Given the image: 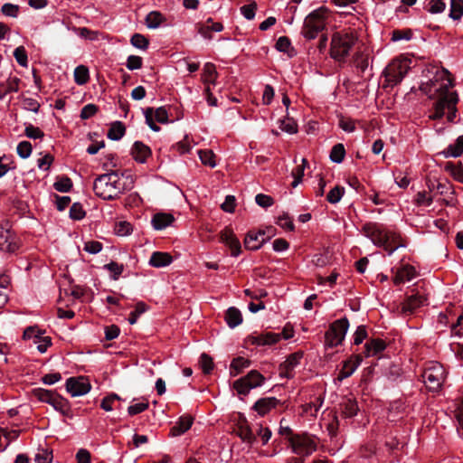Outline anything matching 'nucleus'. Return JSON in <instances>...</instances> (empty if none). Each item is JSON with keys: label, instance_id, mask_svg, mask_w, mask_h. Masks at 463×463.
<instances>
[{"label": "nucleus", "instance_id": "25", "mask_svg": "<svg viewBox=\"0 0 463 463\" xmlns=\"http://www.w3.org/2000/svg\"><path fill=\"white\" fill-rule=\"evenodd\" d=\"M193 424L191 416H181L176 424L171 428L170 434L174 437L180 436L187 431Z\"/></svg>", "mask_w": 463, "mask_h": 463}, {"label": "nucleus", "instance_id": "10", "mask_svg": "<svg viewBox=\"0 0 463 463\" xmlns=\"http://www.w3.org/2000/svg\"><path fill=\"white\" fill-rule=\"evenodd\" d=\"M33 395L39 401L52 405L54 410L64 415L67 414L70 410L69 402L53 391L38 388L33 390Z\"/></svg>", "mask_w": 463, "mask_h": 463}, {"label": "nucleus", "instance_id": "30", "mask_svg": "<svg viewBox=\"0 0 463 463\" xmlns=\"http://www.w3.org/2000/svg\"><path fill=\"white\" fill-rule=\"evenodd\" d=\"M165 21V16L157 11H152L146 17V25L149 29L158 28Z\"/></svg>", "mask_w": 463, "mask_h": 463}, {"label": "nucleus", "instance_id": "56", "mask_svg": "<svg viewBox=\"0 0 463 463\" xmlns=\"http://www.w3.org/2000/svg\"><path fill=\"white\" fill-rule=\"evenodd\" d=\"M24 134L27 137L37 139L43 137V132L37 127L29 124L25 127Z\"/></svg>", "mask_w": 463, "mask_h": 463}, {"label": "nucleus", "instance_id": "3", "mask_svg": "<svg viewBox=\"0 0 463 463\" xmlns=\"http://www.w3.org/2000/svg\"><path fill=\"white\" fill-rule=\"evenodd\" d=\"M363 232L374 245L383 247L388 255H392L401 247H405V244L400 241V236L397 233L385 229L379 223H365L363 226Z\"/></svg>", "mask_w": 463, "mask_h": 463}, {"label": "nucleus", "instance_id": "12", "mask_svg": "<svg viewBox=\"0 0 463 463\" xmlns=\"http://www.w3.org/2000/svg\"><path fill=\"white\" fill-rule=\"evenodd\" d=\"M91 389L89 380L83 376L71 377L66 381V390L72 396H82Z\"/></svg>", "mask_w": 463, "mask_h": 463}, {"label": "nucleus", "instance_id": "61", "mask_svg": "<svg viewBox=\"0 0 463 463\" xmlns=\"http://www.w3.org/2000/svg\"><path fill=\"white\" fill-rule=\"evenodd\" d=\"M276 48L279 52L288 53L291 49V43L288 37L280 36L276 43Z\"/></svg>", "mask_w": 463, "mask_h": 463}, {"label": "nucleus", "instance_id": "48", "mask_svg": "<svg viewBox=\"0 0 463 463\" xmlns=\"http://www.w3.org/2000/svg\"><path fill=\"white\" fill-rule=\"evenodd\" d=\"M119 400L120 397L116 393H111L102 399L100 407L106 411H111L113 410L114 402Z\"/></svg>", "mask_w": 463, "mask_h": 463}, {"label": "nucleus", "instance_id": "11", "mask_svg": "<svg viewBox=\"0 0 463 463\" xmlns=\"http://www.w3.org/2000/svg\"><path fill=\"white\" fill-rule=\"evenodd\" d=\"M265 378L256 370H251L246 376L234 382L233 388L239 394L247 395L251 389L260 386Z\"/></svg>", "mask_w": 463, "mask_h": 463}, {"label": "nucleus", "instance_id": "16", "mask_svg": "<svg viewBox=\"0 0 463 463\" xmlns=\"http://www.w3.org/2000/svg\"><path fill=\"white\" fill-rule=\"evenodd\" d=\"M220 239L222 243L230 248L232 256L238 257L240 255L241 251V242L236 238L232 230L225 228L221 232Z\"/></svg>", "mask_w": 463, "mask_h": 463}, {"label": "nucleus", "instance_id": "6", "mask_svg": "<svg viewBox=\"0 0 463 463\" xmlns=\"http://www.w3.org/2000/svg\"><path fill=\"white\" fill-rule=\"evenodd\" d=\"M421 376L429 391L438 392L441 389L447 373L441 364L431 361L426 364Z\"/></svg>", "mask_w": 463, "mask_h": 463}, {"label": "nucleus", "instance_id": "15", "mask_svg": "<svg viewBox=\"0 0 463 463\" xmlns=\"http://www.w3.org/2000/svg\"><path fill=\"white\" fill-rule=\"evenodd\" d=\"M302 354L294 353L290 354L287 360L279 365V373L281 378H293L295 369L300 364Z\"/></svg>", "mask_w": 463, "mask_h": 463}, {"label": "nucleus", "instance_id": "53", "mask_svg": "<svg viewBox=\"0 0 463 463\" xmlns=\"http://www.w3.org/2000/svg\"><path fill=\"white\" fill-rule=\"evenodd\" d=\"M338 125L340 128L347 133H352L355 130V122L349 118L341 117Z\"/></svg>", "mask_w": 463, "mask_h": 463}, {"label": "nucleus", "instance_id": "2", "mask_svg": "<svg viewBox=\"0 0 463 463\" xmlns=\"http://www.w3.org/2000/svg\"><path fill=\"white\" fill-rule=\"evenodd\" d=\"M133 179L130 175L125 176L118 172H110L97 177L93 184L95 194L103 200H113L127 190L133 187Z\"/></svg>", "mask_w": 463, "mask_h": 463}, {"label": "nucleus", "instance_id": "43", "mask_svg": "<svg viewBox=\"0 0 463 463\" xmlns=\"http://www.w3.org/2000/svg\"><path fill=\"white\" fill-rule=\"evenodd\" d=\"M131 44L138 49L146 50L148 47L149 42L148 40L140 33H135L132 35L130 39Z\"/></svg>", "mask_w": 463, "mask_h": 463}, {"label": "nucleus", "instance_id": "63", "mask_svg": "<svg viewBox=\"0 0 463 463\" xmlns=\"http://www.w3.org/2000/svg\"><path fill=\"white\" fill-rule=\"evenodd\" d=\"M52 454L47 450H42L35 455L34 463H51Z\"/></svg>", "mask_w": 463, "mask_h": 463}, {"label": "nucleus", "instance_id": "17", "mask_svg": "<svg viewBox=\"0 0 463 463\" xmlns=\"http://www.w3.org/2000/svg\"><path fill=\"white\" fill-rule=\"evenodd\" d=\"M264 236H265L264 232L250 231L244 239L245 248L250 250H259L265 242Z\"/></svg>", "mask_w": 463, "mask_h": 463}, {"label": "nucleus", "instance_id": "51", "mask_svg": "<svg viewBox=\"0 0 463 463\" xmlns=\"http://www.w3.org/2000/svg\"><path fill=\"white\" fill-rule=\"evenodd\" d=\"M85 216V211L80 203H74L70 209V217L73 220H81Z\"/></svg>", "mask_w": 463, "mask_h": 463}, {"label": "nucleus", "instance_id": "49", "mask_svg": "<svg viewBox=\"0 0 463 463\" xmlns=\"http://www.w3.org/2000/svg\"><path fill=\"white\" fill-rule=\"evenodd\" d=\"M17 154L22 158H27L32 154V145L28 141H22L17 145Z\"/></svg>", "mask_w": 463, "mask_h": 463}, {"label": "nucleus", "instance_id": "34", "mask_svg": "<svg viewBox=\"0 0 463 463\" xmlns=\"http://www.w3.org/2000/svg\"><path fill=\"white\" fill-rule=\"evenodd\" d=\"M125 127L120 121L114 122L108 132V137L111 140H119L125 134Z\"/></svg>", "mask_w": 463, "mask_h": 463}, {"label": "nucleus", "instance_id": "42", "mask_svg": "<svg viewBox=\"0 0 463 463\" xmlns=\"http://www.w3.org/2000/svg\"><path fill=\"white\" fill-rule=\"evenodd\" d=\"M53 187L58 192L67 193L72 187V182L69 177H61L53 184Z\"/></svg>", "mask_w": 463, "mask_h": 463}, {"label": "nucleus", "instance_id": "36", "mask_svg": "<svg viewBox=\"0 0 463 463\" xmlns=\"http://www.w3.org/2000/svg\"><path fill=\"white\" fill-rule=\"evenodd\" d=\"M90 79L89 70L84 65L77 66L74 70V80L78 85H83Z\"/></svg>", "mask_w": 463, "mask_h": 463}, {"label": "nucleus", "instance_id": "57", "mask_svg": "<svg viewBox=\"0 0 463 463\" xmlns=\"http://www.w3.org/2000/svg\"><path fill=\"white\" fill-rule=\"evenodd\" d=\"M153 116L155 119L161 124L168 123V112L165 107H159L154 110Z\"/></svg>", "mask_w": 463, "mask_h": 463}, {"label": "nucleus", "instance_id": "26", "mask_svg": "<svg viewBox=\"0 0 463 463\" xmlns=\"http://www.w3.org/2000/svg\"><path fill=\"white\" fill-rule=\"evenodd\" d=\"M362 362V358L360 355H356L354 357V360H348L345 361L343 368L339 372L338 374V380L342 381L349 376H351L354 371L357 369V367L360 365Z\"/></svg>", "mask_w": 463, "mask_h": 463}, {"label": "nucleus", "instance_id": "46", "mask_svg": "<svg viewBox=\"0 0 463 463\" xmlns=\"http://www.w3.org/2000/svg\"><path fill=\"white\" fill-rule=\"evenodd\" d=\"M14 56L19 65H21L22 67L28 66V57L24 46H19L15 48V50L14 51Z\"/></svg>", "mask_w": 463, "mask_h": 463}, {"label": "nucleus", "instance_id": "32", "mask_svg": "<svg viewBox=\"0 0 463 463\" xmlns=\"http://www.w3.org/2000/svg\"><path fill=\"white\" fill-rule=\"evenodd\" d=\"M444 169L458 182L463 184V166L459 163L458 165L452 162H447Z\"/></svg>", "mask_w": 463, "mask_h": 463}, {"label": "nucleus", "instance_id": "59", "mask_svg": "<svg viewBox=\"0 0 463 463\" xmlns=\"http://www.w3.org/2000/svg\"><path fill=\"white\" fill-rule=\"evenodd\" d=\"M428 10L431 14L442 13L446 8V4L443 0H430Z\"/></svg>", "mask_w": 463, "mask_h": 463}, {"label": "nucleus", "instance_id": "5", "mask_svg": "<svg viewBox=\"0 0 463 463\" xmlns=\"http://www.w3.org/2000/svg\"><path fill=\"white\" fill-rule=\"evenodd\" d=\"M328 10L320 7L310 13L305 19L302 34L307 39H315L326 28Z\"/></svg>", "mask_w": 463, "mask_h": 463}, {"label": "nucleus", "instance_id": "9", "mask_svg": "<svg viewBox=\"0 0 463 463\" xmlns=\"http://www.w3.org/2000/svg\"><path fill=\"white\" fill-rule=\"evenodd\" d=\"M288 442L292 452L299 457H308L317 450L315 439L307 434H294Z\"/></svg>", "mask_w": 463, "mask_h": 463}, {"label": "nucleus", "instance_id": "52", "mask_svg": "<svg viewBox=\"0 0 463 463\" xmlns=\"http://www.w3.org/2000/svg\"><path fill=\"white\" fill-rule=\"evenodd\" d=\"M146 310V306L143 302H139L137 304L136 308L134 311H132L129 314L128 322L131 325H134L137 321L138 317L143 314Z\"/></svg>", "mask_w": 463, "mask_h": 463}, {"label": "nucleus", "instance_id": "21", "mask_svg": "<svg viewBox=\"0 0 463 463\" xmlns=\"http://www.w3.org/2000/svg\"><path fill=\"white\" fill-rule=\"evenodd\" d=\"M416 277V270L414 267L410 265H405L397 269L396 274L393 278V282L395 285H399L404 283L406 281H410Z\"/></svg>", "mask_w": 463, "mask_h": 463}, {"label": "nucleus", "instance_id": "4", "mask_svg": "<svg viewBox=\"0 0 463 463\" xmlns=\"http://www.w3.org/2000/svg\"><path fill=\"white\" fill-rule=\"evenodd\" d=\"M357 42V35L351 30H342L333 33L330 43V56L343 62Z\"/></svg>", "mask_w": 463, "mask_h": 463}, {"label": "nucleus", "instance_id": "54", "mask_svg": "<svg viewBox=\"0 0 463 463\" xmlns=\"http://www.w3.org/2000/svg\"><path fill=\"white\" fill-rule=\"evenodd\" d=\"M143 60L140 56L129 55L126 66L129 71L138 70L142 67Z\"/></svg>", "mask_w": 463, "mask_h": 463}, {"label": "nucleus", "instance_id": "37", "mask_svg": "<svg viewBox=\"0 0 463 463\" xmlns=\"http://www.w3.org/2000/svg\"><path fill=\"white\" fill-rule=\"evenodd\" d=\"M345 156V149L343 144H335L330 152V159L334 163L340 164L343 162Z\"/></svg>", "mask_w": 463, "mask_h": 463}, {"label": "nucleus", "instance_id": "39", "mask_svg": "<svg viewBox=\"0 0 463 463\" xmlns=\"http://www.w3.org/2000/svg\"><path fill=\"white\" fill-rule=\"evenodd\" d=\"M307 164V159L303 158L302 165H298L296 168H294L292 170L291 175L294 178V180L291 184L292 187H297L302 182V178L304 176V170H305Z\"/></svg>", "mask_w": 463, "mask_h": 463}, {"label": "nucleus", "instance_id": "55", "mask_svg": "<svg viewBox=\"0 0 463 463\" xmlns=\"http://www.w3.org/2000/svg\"><path fill=\"white\" fill-rule=\"evenodd\" d=\"M148 408V402L146 401L137 402L135 404L130 405L128 408V412L130 416H134L145 411Z\"/></svg>", "mask_w": 463, "mask_h": 463}, {"label": "nucleus", "instance_id": "1", "mask_svg": "<svg viewBox=\"0 0 463 463\" xmlns=\"http://www.w3.org/2000/svg\"><path fill=\"white\" fill-rule=\"evenodd\" d=\"M452 82L447 71H437L432 79L422 83L420 90L434 99L433 110L430 114V119L441 118L447 113L449 122H453L457 116V103L458 100L456 91L451 90Z\"/></svg>", "mask_w": 463, "mask_h": 463}, {"label": "nucleus", "instance_id": "41", "mask_svg": "<svg viewBox=\"0 0 463 463\" xmlns=\"http://www.w3.org/2000/svg\"><path fill=\"white\" fill-rule=\"evenodd\" d=\"M344 194H345V188L341 187L339 185H336L329 191V193L326 195V200L330 203H333V204L337 203L343 197Z\"/></svg>", "mask_w": 463, "mask_h": 463}, {"label": "nucleus", "instance_id": "64", "mask_svg": "<svg viewBox=\"0 0 463 463\" xmlns=\"http://www.w3.org/2000/svg\"><path fill=\"white\" fill-rule=\"evenodd\" d=\"M451 333L458 337L463 336V314L460 315L458 317L457 322L452 325Z\"/></svg>", "mask_w": 463, "mask_h": 463}, {"label": "nucleus", "instance_id": "24", "mask_svg": "<svg viewBox=\"0 0 463 463\" xmlns=\"http://www.w3.org/2000/svg\"><path fill=\"white\" fill-rule=\"evenodd\" d=\"M174 221L175 218L171 213H158L153 216L151 222L154 229L163 230L171 225Z\"/></svg>", "mask_w": 463, "mask_h": 463}, {"label": "nucleus", "instance_id": "22", "mask_svg": "<svg viewBox=\"0 0 463 463\" xmlns=\"http://www.w3.org/2000/svg\"><path fill=\"white\" fill-rule=\"evenodd\" d=\"M341 415L345 419L355 416L359 411L357 402L351 398H345L340 403Z\"/></svg>", "mask_w": 463, "mask_h": 463}, {"label": "nucleus", "instance_id": "29", "mask_svg": "<svg viewBox=\"0 0 463 463\" xmlns=\"http://www.w3.org/2000/svg\"><path fill=\"white\" fill-rule=\"evenodd\" d=\"M225 321L231 328H234L242 322L241 311L236 307H229L225 313Z\"/></svg>", "mask_w": 463, "mask_h": 463}, {"label": "nucleus", "instance_id": "27", "mask_svg": "<svg viewBox=\"0 0 463 463\" xmlns=\"http://www.w3.org/2000/svg\"><path fill=\"white\" fill-rule=\"evenodd\" d=\"M463 154V136H459L454 144H450L446 149L440 152L445 158L458 157Z\"/></svg>", "mask_w": 463, "mask_h": 463}, {"label": "nucleus", "instance_id": "44", "mask_svg": "<svg viewBox=\"0 0 463 463\" xmlns=\"http://www.w3.org/2000/svg\"><path fill=\"white\" fill-rule=\"evenodd\" d=\"M412 31L411 29L394 30L392 33V41L399 42L402 40L410 41L412 38Z\"/></svg>", "mask_w": 463, "mask_h": 463}, {"label": "nucleus", "instance_id": "31", "mask_svg": "<svg viewBox=\"0 0 463 463\" xmlns=\"http://www.w3.org/2000/svg\"><path fill=\"white\" fill-rule=\"evenodd\" d=\"M250 362L241 356L236 357L232 361L230 366V373L232 376H236L242 372L243 369L250 366Z\"/></svg>", "mask_w": 463, "mask_h": 463}, {"label": "nucleus", "instance_id": "28", "mask_svg": "<svg viewBox=\"0 0 463 463\" xmlns=\"http://www.w3.org/2000/svg\"><path fill=\"white\" fill-rule=\"evenodd\" d=\"M364 347V354L365 356L369 357L377 355L378 354L383 352L385 349L386 345L383 340L376 338L371 340L370 342H367Z\"/></svg>", "mask_w": 463, "mask_h": 463}, {"label": "nucleus", "instance_id": "33", "mask_svg": "<svg viewBox=\"0 0 463 463\" xmlns=\"http://www.w3.org/2000/svg\"><path fill=\"white\" fill-rule=\"evenodd\" d=\"M216 77H217V71H216L215 65L211 62L205 63L203 66V82L206 84H208V83L214 84Z\"/></svg>", "mask_w": 463, "mask_h": 463}, {"label": "nucleus", "instance_id": "45", "mask_svg": "<svg viewBox=\"0 0 463 463\" xmlns=\"http://www.w3.org/2000/svg\"><path fill=\"white\" fill-rule=\"evenodd\" d=\"M112 274V279L117 280L124 270L123 264H119L115 261H111L104 266Z\"/></svg>", "mask_w": 463, "mask_h": 463}, {"label": "nucleus", "instance_id": "35", "mask_svg": "<svg viewBox=\"0 0 463 463\" xmlns=\"http://www.w3.org/2000/svg\"><path fill=\"white\" fill-rule=\"evenodd\" d=\"M198 156L203 165L210 166L212 168L215 167V155L212 150L209 149H200L198 150Z\"/></svg>", "mask_w": 463, "mask_h": 463}, {"label": "nucleus", "instance_id": "40", "mask_svg": "<svg viewBox=\"0 0 463 463\" xmlns=\"http://www.w3.org/2000/svg\"><path fill=\"white\" fill-rule=\"evenodd\" d=\"M279 128L281 130L289 134H295L298 132V124L293 118H290L280 119Z\"/></svg>", "mask_w": 463, "mask_h": 463}, {"label": "nucleus", "instance_id": "58", "mask_svg": "<svg viewBox=\"0 0 463 463\" xmlns=\"http://www.w3.org/2000/svg\"><path fill=\"white\" fill-rule=\"evenodd\" d=\"M239 436L244 440L249 443H251L255 439V436L252 432V430L250 429L249 426H241L239 429Z\"/></svg>", "mask_w": 463, "mask_h": 463}, {"label": "nucleus", "instance_id": "8", "mask_svg": "<svg viewBox=\"0 0 463 463\" xmlns=\"http://www.w3.org/2000/svg\"><path fill=\"white\" fill-rule=\"evenodd\" d=\"M349 328V321L346 317L335 320L330 326L325 335V346L333 348L341 345Z\"/></svg>", "mask_w": 463, "mask_h": 463}, {"label": "nucleus", "instance_id": "14", "mask_svg": "<svg viewBox=\"0 0 463 463\" xmlns=\"http://www.w3.org/2000/svg\"><path fill=\"white\" fill-rule=\"evenodd\" d=\"M426 298L419 294H411L401 304L400 313L403 316L412 315L419 307L424 305Z\"/></svg>", "mask_w": 463, "mask_h": 463}, {"label": "nucleus", "instance_id": "19", "mask_svg": "<svg viewBox=\"0 0 463 463\" xmlns=\"http://www.w3.org/2000/svg\"><path fill=\"white\" fill-rule=\"evenodd\" d=\"M279 404V400L275 397H266L258 400L253 405V409L261 416L267 414L270 410Z\"/></svg>", "mask_w": 463, "mask_h": 463}, {"label": "nucleus", "instance_id": "62", "mask_svg": "<svg viewBox=\"0 0 463 463\" xmlns=\"http://www.w3.org/2000/svg\"><path fill=\"white\" fill-rule=\"evenodd\" d=\"M256 10L257 5L255 3L245 5L241 7V12L242 15L248 20H251L254 18Z\"/></svg>", "mask_w": 463, "mask_h": 463}, {"label": "nucleus", "instance_id": "60", "mask_svg": "<svg viewBox=\"0 0 463 463\" xmlns=\"http://www.w3.org/2000/svg\"><path fill=\"white\" fill-rule=\"evenodd\" d=\"M21 80L17 77H9L5 81V92H17Z\"/></svg>", "mask_w": 463, "mask_h": 463}, {"label": "nucleus", "instance_id": "38", "mask_svg": "<svg viewBox=\"0 0 463 463\" xmlns=\"http://www.w3.org/2000/svg\"><path fill=\"white\" fill-rule=\"evenodd\" d=\"M463 15V0H451L449 17L453 20H459Z\"/></svg>", "mask_w": 463, "mask_h": 463}, {"label": "nucleus", "instance_id": "18", "mask_svg": "<svg viewBox=\"0 0 463 463\" xmlns=\"http://www.w3.org/2000/svg\"><path fill=\"white\" fill-rule=\"evenodd\" d=\"M173 262V257L168 252L155 251L151 254L148 264L154 268H164Z\"/></svg>", "mask_w": 463, "mask_h": 463}, {"label": "nucleus", "instance_id": "13", "mask_svg": "<svg viewBox=\"0 0 463 463\" xmlns=\"http://www.w3.org/2000/svg\"><path fill=\"white\" fill-rule=\"evenodd\" d=\"M19 244L14 233L5 225L0 224V250L13 253L18 250Z\"/></svg>", "mask_w": 463, "mask_h": 463}, {"label": "nucleus", "instance_id": "50", "mask_svg": "<svg viewBox=\"0 0 463 463\" xmlns=\"http://www.w3.org/2000/svg\"><path fill=\"white\" fill-rule=\"evenodd\" d=\"M200 364L204 373H210L213 369V362L211 356L206 354H202L200 356Z\"/></svg>", "mask_w": 463, "mask_h": 463}, {"label": "nucleus", "instance_id": "7", "mask_svg": "<svg viewBox=\"0 0 463 463\" xmlns=\"http://www.w3.org/2000/svg\"><path fill=\"white\" fill-rule=\"evenodd\" d=\"M411 60L405 58L394 59L383 71L388 86L400 83L410 70Z\"/></svg>", "mask_w": 463, "mask_h": 463}, {"label": "nucleus", "instance_id": "47", "mask_svg": "<svg viewBox=\"0 0 463 463\" xmlns=\"http://www.w3.org/2000/svg\"><path fill=\"white\" fill-rule=\"evenodd\" d=\"M277 224L282 229L294 231L295 226L292 218L288 213H283L278 217Z\"/></svg>", "mask_w": 463, "mask_h": 463}, {"label": "nucleus", "instance_id": "20", "mask_svg": "<svg viewBox=\"0 0 463 463\" xmlns=\"http://www.w3.org/2000/svg\"><path fill=\"white\" fill-rule=\"evenodd\" d=\"M280 334L266 332L257 335L250 336V341L256 345H266L276 344L280 340Z\"/></svg>", "mask_w": 463, "mask_h": 463}, {"label": "nucleus", "instance_id": "23", "mask_svg": "<svg viewBox=\"0 0 463 463\" xmlns=\"http://www.w3.org/2000/svg\"><path fill=\"white\" fill-rule=\"evenodd\" d=\"M151 155L150 148L140 141H136L132 147V156L139 163H145Z\"/></svg>", "mask_w": 463, "mask_h": 463}]
</instances>
